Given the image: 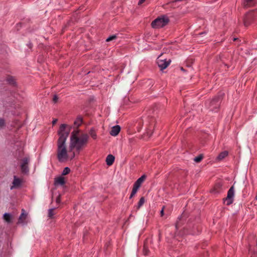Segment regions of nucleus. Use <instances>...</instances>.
<instances>
[{
    "label": "nucleus",
    "mask_w": 257,
    "mask_h": 257,
    "mask_svg": "<svg viewBox=\"0 0 257 257\" xmlns=\"http://www.w3.org/2000/svg\"><path fill=\"white\" fill-rule=\"evenodd\" d=\"M145 202V197H142L140 199V200H139V202L138 203V205L136 206L137 210L139 209L143 205V204H144Z\"/></svg>",
    "instance_id": "nucleus-20"
},
{
    "label": "nucleus",
    "mask_w": 257,
    "mask_h": 257,
    "mask_svg": "<svg viewBox=\"0 0 257 257\" xmlns=\"http://www.w3.org/2000/svg\"><path fill=\"white\" fill-rule=\"evenodd\" d=\"M29 158L28 157H25L22 160V163L21 165V170L22 173L25 174L29 172Z\"/></svg>",
    "instance_id": "nucleus-8"
},
{
    "label": "nucleus",
    "mask_w": 257,
    "mask_h": 257,
    "mask_svg": "<svg viewBox=\"0 0 257 257\" xmlns=\"http://www.w3.org/2000/svg\"><path fill=\"white\" fill-rule=\"evenodd\" d=\"M89 135L93 140L97 139V134L95 130L93 128H91L89 131Z\"/></svg>",
    "instance_id": "nucleus-22"
},
{
    "label": "nucleus",
    "mask_w": 257,
    "mask_h": 257,
    "mask_svg": "<svg viewBox=\"0 0 257 257\" xmlns=\"http://www.w3.org/2000/svg\"><path fill=\"white\" fill-rule=\"evenodd\" d=\"M223 91H219L211 100H207L205 105L211 111H217L219 108L220 103L224 96Z\"/></svg>",
    "instance_id": "nucleus-3"
},
{
    "label": "nucleus",
    "mask_w": 257,
    "mask_h": 257,
    "mask_svg": "<svg viewBox=\"0 0 257 257\" xmlns=\"http://www.w3.org/2000/svg\"><path fill=\"white\" fill-rule=\"evenodd\" d=\"M55 183L61 185H63L65 184V181L64 177L60 176L57 178H55Z\"/></svg>",
    "instance_id": "nucleus-16"
},
{
    "label": "nucleus",
    "mask_w": 257,
    "mask_h": 257,
    "mask_svg": "<svg viewBox=\"0 0 257 257\" xmlns=\"http://www.w3.org/2000/svg\"><path fill=\"white\" fill-rule=\"evenodd\" d=\"M7 81L9 82V84L12 85H14L16 83L14 77L12 76H9L7 78Z\"/></svg>",
    "instance_id": "nucleus-24"
},
{
    "label": "nucleus",
    "mask_w": 257,
    "mask_h": 257,
    "mask_svg": "<svg viewBox=\"0 0 257 257\" xmlns=\"http://www.w3.org/2000/svg\"><path fill=\"white\" fill-rule=\"evenodd\" d=\"M157 108H153L152 109L149 110V114H153V115H151L150 117L149 124L147 127V135H151L153 134L154 128L156 127V125L157 123L156 115L158 114Z\"/></svg>",
    "instance_id": "nucleus-4"
},
{
    "label": "nucleus",
    "mask_w": 257,
    "mask_h": 257,
    "mask_svg": "<svg viewBox=\"0 0 257 257\" xmlns=\"http://www.w3.org/2000/svg\"><path fill=\"white\" fill-rule=\"evenodd\" d=\"M179 225V223L178 221L176 223V227L177 228L178 227V226Z\"/></svg>",
    "instance_id": "nucleus-35"
},
{
    "label": "nucleus",
    "mask_w": 257,
    "mask_h": 257,
    "mask_svg": "<svg viewBox=\"0 0 257 257\" xmlns=\"http://www.w3.org/2000/svg\"><path fill=\"white\" fill-rule=\"evenodd\" d=\"M253 20L252 14L250 12L246 13L243 17V23L245 26H248Z\"/></svg>",
    "instance_id": "nucleus-9"
},
{
    "label": "nucleus",
    "mask_w": 257,
    "mask_h": 257,
    "mask_svg": "<svg viewBox=\"0 0 257 257\" xmlns=\"http://www.w3.org/2000/svg\"><path fill=\"white\" fill-rule=\"evenodd\" d=\"M79 132V130H75L71 133L69 147V152H72L75 148L78 154H79L83 146L88 142V135L87 134H83L78 137Z\"/></svg>",
    "instance_id": "nucleus-2"
},
{
    "label": "nucleus",
    "mask_w": 257,
    "mask_h": 257,
    "mask_svg": "<svg viewBox=\"0 0 257 257\" xmlns=\"http://www.w3.org/2000/svg\"><path fill=\"white\" fill-rule=\"evenodd\" d=\"M4 219L8 223H11L12 221V216L8 213H5L4 214Z\"/></svg>",
    "instance_id": "nucleus-18"
},
{
    "label": "nucleus",
    "mask_w": 257,
    "mask_h": 257,
    "mask_svg": "<svg viewBox=\"0 0 257 257\" xmlns=\"http://www.w3.org/2000/svg\"><path fill=\"white\" fill-rule=\"evenodd\" d=\"M27 216V214L26 213H25L24 209H22V213H21V215L20 216L19 218L18 222L22 223L24 222V220L26 219Z\"/></svg>",
    "instance_id": "nucleus-15"
},
{
    "label": "nucleus",
    "mask_w": 257,
    "mask_h": 257,
    "mask_svg": "<svg viewBox=\"0 0 257 257\" xmlns=\"http://www.w3.org/2000/svg\"><path fill=\"white\" fill-rule=\"evenodd\" d=\"M247 2H249L250 1H251V0H245Z\"/></svg>",
    "instance_id": "nucleus-37"
},
{
    "label": "nucleus",
    "mask_w": 257,
    "mask_h": 257,
    "mask_svg": "<svg viewBox=\"0 0 257 257\" xmlns=\"http://www.w3.org/2000/svg\"><path fill=\"white\" fill-rule=\"evenodd\" d=\"M56 202L57 204H59L61 202V195L59 194L56 199Z\"/></svg>",
    "instance_id": "nucleus-31"
},
{
    "label": "nucleus",
    "mask_w": 257,
    "mask_h": 257,
    "mask_svg": "<svg viewBox=\"0 0 257 257\" xmlns=\"http://www.w3.org/2000/svg\"><path fill=\"white\" fill-rule=\"evenodd\" d=\"M171 60L169 59L167 60L166 58L163 57V54L162 53L157 58V64L160 70H163L166 69L170 64Z\"/></svg>",
    "instance_id": "nucleus-6"
},
{
    "label": "nucleus",
    "mask_w": 257,
    "mask_h": 257,
    "mask_svg": "<svg viewBox=\"0 0 257 257\" xmlns=\"http://www.w3.org/2000/svg\"><path fill=\"white\" fill-rule=\"evenodd\" d=\"M57 119H55V120H53V122H53V124L55 123H56V122L57 121Z\"/></svg>",
    "instance_id": "nucleus-34"
},
{
    "label": "nucleus",
    "mask_w": 257,
    "mask_h": 257,
    "mask_svg": "<svg viewBox=\"0 0 257 257\" xmlns=\"http://www.w3.org/2000/svg\"><path fill=\"white\" fill-rule=\"evenodd\" d=\"M23 183V180L17 177L16 176H14V180L13 181V186L11 187V189L12 190L14 188H19L22 186Z\"/></svg>",
    "instance_id": "nucleus-11"
},
{
    "label": "nucleus",
    "mask_w": 257,
    "mask_h": 257,
    "mask_svg": "<svg viewBox=\"0 0 257 257\" xmlns=\"http://www.w3.org/2000/svg\"><path fill=\"white\" fill-rule=\"evenodd\" d=\"M71 127L66 124H61L58 131L59 138L57 141V159L60 162L68 159L72 160L75 156L74 152L69 155L66 149V141L69 135Z\"/></svg>",
    "instance_id": "nucleus-1"
},
{
    "label": "nucleus",
    "mask_w": 257,
    "mask_h": 257,
    "mask_svg": "<svg viewBox=\"0 0 257 257\" xmlns=\"http://www.w3.org/2000/svg\"><path fill=\"white\" fill-rule=\"evenodd\" d=\"M234 195V190L233 186H231L227 192V197L223 199V200L226 201V205L229 206L233 202V197Z\"/></svg>",
    "instance_id": "nucleus-7"
},
{
    "label": "nucleus",
    "mask_w": 257,
    "mask_h": 257,
    "mask_svg": "<svg viewBox=\"0 0 257 257\" xmlns=\"http://www.w3.org/2000/svg\"><path fill=\"white\" fill-rule=\"evenodd\" d=\"M131 217H132V214H131V215H130L129 218H131Z\"/></svg>",
    "instance_id": "nucleus-38"
},
{
    "label": "nucleus",
    "mask_w": 257,
    "mask_h": 257,
    "mask_svg": "<svg viewBox=\"0 0 257 257\" xmlns=\"http://www.w3.org/2000/svg\"><path fill=\"white\" fill-rule=\"evenodd\" d=\"M58 100V97L57 95H54L53 98V101L54 103H56L57 102Z\"/></svg>",
    "instance_id": "nucleus-30"
},
{
    "label": "nucleus",
    "mask_w": 257,
    "mask_h": 257,
    "mask_svg": "<svg viewBox=\"0 0 257 257\" xmlns=\"http://www.w3.org/2000/svg\"><path fill=\"white\" fill-rule=\"evenodd\" d=\"M146 0H139L138 2V5H141Z\"/></svg>",
    "instance_id": "nucleus-32"
},
{
    "label": "nucleus",
    "mask_w": 257,
    "mask_h": 257,
    "mask_svg": "<svg viewBox=\"0 0 257 257\" xmlns=\"http://www.w3.org/2000/svg\"><path fill=\"white\" fill-rule=\"evenodd\" d=\"M237 39V38H234L233 39V41H236Z\"/></svg>",
    "instance_id": "nucleus-36"
},
{
    "label": "nucleus",
    "mask_w": 257,
    "mask_h": 257,
    "mask_svg": "<svg viewBox=\"0 0 257 257\" xmlns=\"http://www.w3.org/2000/svg\"><path fill=\"white\" fill-rule=\"evenodd\" d=\"M115 157L111 154L108 155L106 158V163L108 166H111L114 162Z\"/></svg>",
    "instance_id": "nucleus-14"
},
{
    "label": "nucleus",
    "mask_w": 257,
    "mask_h": 257,
    "mask_svg": "<svg viewBox=\"0 0 257 257\" xmlns=\"http://www.w3.org/2000/svg\"><path fill=\"white\" fill-rule=\"evenodd\" d=\"M169 21V19L167 16L163 15L153 21L151 26L153 28L159 29L166 26Z\"/></svg>",
    "instance_id": "nucleus-5"
},
{
    "label": "nucleus",
    "mask_w": 257,
    "mask_h": 257,
    "mask_svg": "<svg viewBox=\"0 0 257 257\" xmlns=\"http://www.w3.org/2000/svg\"><path fill=\"white\" fill-rule=\"evenodd\" d=\"M56 209V208H53L49 209L48 210V216L49 218L52 219L54 218V215L55 213H54V210Z\"/></svg>",
    "instance_id": "nucleus-23"
},
{
    "label": "nucleus",
    "mask_w": 257,
    "mask_h": 257,
    "mask_svg": "<svg viewBox=\"0 0 257 257\" xmlns=\"http://www.w3.org/2000/svg\"><path fill=\"white\" fill-rule=\"evenodd\" d=\"M203 158V154H200L199 156L196 157L194 159V161L196 163L200 162Z\"/></svg>",
    "instance_id": "nucleus-26"
},
{
    "label": "nucleus",
    "mask_w": 257,
    "mask_h": 257,
    "mask_svg": "<svg viewBox=\"0 0 257 257\" xmlns=\"http://www.w3.org/2000/svg\"><path fill=\"white\" fill-rule=\"evenodd\" d=\"M181 69H182V70H184L182 67L181 68Z\"/></svg>",
    "instance_id": "nucleus-39"
},
{
    "label": "nucleus",
    "mask_w": 257,
    "mask_h": 257,
    "mask_svg": "<svg viewBox=\"0 0 257 257\" xmlns=\"http://www.w3.org/2000/svg\"><path fill=\"white\" fill-rule=\"evenodd\" d=\"M147 176L145 174L143 175L141 177L137 179L133 185L140 188L142 184L144 182Z\"/></svg>",
    "instance_id": "nucleus-12"
},
{
    "label": "nucleus",
    "mask_w": 257,
    "mask_h": 257,
    "mask_svg": "<svg viewBox=\"0 0 257 257\" xmlns=\"http://www.w3.org/2000/svg\"><path fill=\"white\" fill-rule=\"evenodd\" d=\"M70 172V169L68 167H65L62 171V175H66L68 174Z\"/></svg>",
    "instance_id": "nucleus-27"
},
{
    "label": "nucleus",
    "mask_w": 257,
    "mask_h": 257,
    "mask_svg": "<svg viewBox=\"0 0 257 257\" xmlns=\"http://www.w3.org/2000/svg\"><path fill=\"white\" fill-rule=\"evenodd\" d=\"M164 207H163V208L162 209L161 212H160V214H161V216H163L164 215Z\"/></svg>",
    "instance_id": "nucleus-33"
},
{
    "label": "nucleus",
    "mask_w": 257,
    "mask_h": 257,
    "mask_svg": "<svg viewBox=\"0 0 257 257\" xmlns=\"http://www.w3.org/2000/svg\"><path fill=\"white\" fill-rule=\"evenodd\" d=\"M150 250L147 244L145 242L143 246V254L145 255H148L149 254Z\"/></svg>",
    "instance_id": "nucleus-21"
},
{
    "label": "nucleus",
    "mask_w": 257,
    "mask_h": 257,
    "mask_svg": "<svg viewBox=\"0 0 257 257\" xmlns=\"http://www.w3.org/2000/svg\"><path fill=\"white\" fill-rule=\"evenodd\" d=\"M116 38V35H112V36H110L109 37H108L106 39V42H109V41H112V40H114V39H115Z\"/></svg>",
    "instance_id": "nucleus-29"
},
{
    "label": "nucleus",
    "mask_w": 257,
    "mask_h": 257,
    "mask_svg": "<svg viewBox=\"0 0 257 257\" xmlns=\"http://www.w3.org/2000/svg\"><path fill=\"white\" fill-rule=\"evenodd\" d=\"M120 131V126L118 125H115L111 128L109 134L112 136H116Z\"/></svg>",
    "instance_id": "nucleus-13"
},
{
    "label": "nucleus",
    "mask_w": 257,
    "mask_h": 257,
    "mask_svg": "<svg viewBox=\"0 0 257 257\" xmlns=\"http://www.w3.org/2000/svg\"><path fill=\"white\" fill-rule=\"evenodd\" d=\"M6 125L5 120L4 118H0V130Z\"/></svg>",
    "instance_id": "nucleus-28"
},
{
    "label": "nucleus",
    "mask_w": 257,
    "mask_h": 257,
    "mask_svg": "<svg viewBox=\"0 0 257 257\" xmlns=\"http://www.w3.org/2000/svg\"><path fill=\"white\" fill-rule=\"evenodd\" d=\"M228 155V152L226 151L221 152L217 157V159L219 161L222 160Z\"/></svg>",
    "instance_id": "nucleus-17"
},
{
    "label": "nucleus",
    "mask_w": 257,
    "mask_h": 257,
    "mask_svg": "<svg viewBox=\"0 0 257 257\" xmlns=\"http://www.w3.org/2000/svg\"><path fill=\"white\" fill-rule=\"evenodd\" d=\"M139 189V188L133 185V189L130 196V199L132 198L135 196Z\"/></svg>",
    "instance_id": "nucleus-25"
},
{
    "label": "nucleus",
    "mask_w": 257,
    "mask_h": 257,
    "mask_svg": "<svg viewBox=\"0 0 257 257\" xmlns=\"http://www.w3.org/2000/svg\"><path fill=\"white\" fill-rule=\"evenodd\" d=\"M222 184L221 182H216L212 189H211L210 192L211 193L214 194H218L220 193L222 191Z\"/></svg>",
    "instance_id": "nucleus-10"
},
{
    "label": "nucleus",
    "mask_w": 257,
    "mask_h": 257,
    "mask_svg": "<svg viewBox=\"0 0 257 257\" xmlns=\"http://www.w3.org/2000/svg\"><path fill=\"white\" fill-rule=\"evenodd\" d=\"M82 121V117L80 116H79L76 118V120L74 121V124L75 126L78 127L81 124Z\"/></svg>",
    "instance_id": "nucleus-19"
}]
</instances>
